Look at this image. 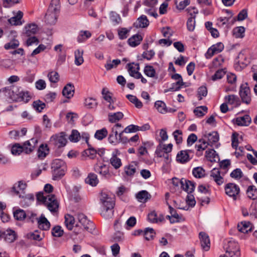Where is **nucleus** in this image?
I'll use <instances>...</instances> for the list:
<instances>
[{"instance_id": "1", "label": "nucleus", "mask_w": 257, "mask_h": 257, "mask_svg": "<svg viewBox=\"0 0 257 257\" xmlns=\"http://www.w3.org/2000/svg\"><path fill=\"white\" fill-rule=\"evenodd\" d=\"M101 203L100 214L105 219L111 218L113 216L115 205L114 196L105 191L101 192L100 195Z\"/></svg>"}, {"instance_id": "2", "label": "nucleus", "mask_w": 257, "mask_h": 257, "mask_svg": "<svg viewBox=\"0 0 257 257\" xmlns=\"http://www.w3.org/2000/svg\"><path fill=\"white\" fill-rule=\"evenodd\" d=\"M60 9V0H51L45 17V21L47 24L51 25L56 23Z\"/></svg>"}, {"instance_id": "3", "label": "nucleus", "mask_w": 257, "mask_h": 257, "mask_svg": "<svg viewBox=\"0 0 257 257\" xmlns=\"http://www.w3.org/2000/svg\"><path fill=\"white\" fill-rule=\"evenodd\" d=\"M53 179L57 180L63 176L66 171L65 162L61 159H55L51 164Z\"/></svg>"}, {"instance_id": "4", "label": "nucleus", "mask_w": 257, "mask_h": 257, "mask_svg": "<svg viewBox=\"0 0 257 257\" xmlns=\"http://www.w3.org/2000/svg\"><path fill=\"white\" fill-rule=\"evenodd\" d=\"M1 91L5 93V95L7 94L10 95V98L16 101H23L26 103L28 102L31 98V96L28 91H21L18 94L11 95V94L14 93L13 91L9 87L3 88L1 90Z\"/></svg>"}, {"instance_id": "5", "label": "nucleus", "mask_w": 257, "mask_h": 257, "mask_svg": "<svg viewBox=\"0 0 257 257\" xmlns=\"http://www.w3.org/2000/svg\"><path fill=\"white\" fill-rule=\"evenodd\" d=\"M225 253L219 257H239L240 252L238 243L234 240H229L224 246Z\"/></svg>"}, {"instance_id": "6", "label": "nucleus", "mask_w": 257, "mask_h": 257, "mask_svg": "<svg viewBox=\"0 0 257 257\" xmlns=\"http://www.w3.org/2000/svg\"><path fill=\"white\" fill-rule=\"evenodd\" d=\"M78 221L83 226L84 229L89 232H92L94 229V225L92 222L90 221L87 217L82 213L77 214Z\"/></svg>"}, {"instance_id": "7", "label": "nucleus", "mask_w": 257, "mask_h": 257, "mask_svg": "<svg viewBox=\"0 0 257 257\" xmlns=\"http://www.w3.org/2000/svg\"><path fill=\"white\" fill-rule=\"evenodd\" d=\"M239 95L242 102L249 104L251 101L250 91L248 84L245 83L240 86Z\"/></svg>"}, {"instance_id": "8", "label": "nucleus", "mask_w": 257, "mask_h": 257, "mask_svg": "<svg viewBox=\"0 0 257 257\" xmlns=\"http://www.w3.org/2000/svg\"><path fill=\"white\" fill-rule=\"evenodd\" d=\"M26 184L23 181H19L16 183L12 188L11 193L13 195H18L20 198H25V190L26 188Z\"/></svg>"}, {"instance_id": "9", "label": "nucleus", "mask_w": 257, "mask_h": 257, "mask_svg": "<svg viewBox=\"0 0 257 257\" xmlns=\"http://www.w3.org/2000/svg\"><path fill=\"white\" fill-rule=\"evenodd\" d=\"M225 193L229 197H232L234 200H236L237 196L240 192L238 186L234 183H228L225 186Z\"/></svg>"}, {"instance_id": "10", "label": "nucleus", "mask_w": 257, "mask_h": 257, "mask_svg": "<svg viewBox=\"0 0 257 257\" xmlns=\"http://www.w3.org/2000/svg\"><path fill=\"white\" fill-rule=\"evenodd\" d=\"M121 127V124L116 123L111 128V132L108 138V142L110 144L115 145L118 143L119 137L118 136V133L120 132V128Z\"/></svg>"}, {"instance_id": "11", "label": "nucleus", "mask_w": 257, "mask_h": 257, "mask_svg": "<svg viewBox=\"0 0 257 257\" xmlns=\"http://www.w3.org/2000/svg\"><path fill=\"white\" fill-rule=\"evenodd\" d=\"M51 142L58 148H61L66 145L67 140L64 133L62 132L59 134L53 136L51 138Z\"/></svg>"}, {"instance_id": "12", "label": "nucleus", "mask_w": 257, "mask_h": 257, "mask_svg": "<svg viewBox=\"0 0 257 257\" xmlns=\"http://www.w3.org/2000/svg\"><path fill=\"white\" fill-rule=\"evenodd\" d=\"M224 49V45L221 42H218L211 46L205 54V57L207 59H210L215 54L221 52Z\"/></svg>"}, {"instance_id": "13", "label": "nucleus", "mask_w": 257, "mask_h": 257, "mask_svg": "<svg viewBox=\"0 0 257 257\" xmlns=\"http://www.w3.org/2000/svg\"><path fill=\"white\" fill-rule=\"evenodd\" d=\"M45 206L51 212H56L58 211L59 203L54 195H50L45 203Z\"/></svg>"}, {"instance_id": "14", "label": "nucleus", "mask_w": 257, "mask_h": 257, "mask_svg": "<svg viewBox=\"0 0 257 257\" xmlns=\"http://www.w3.org/2000/svg\"><path fill=\"white\" fill-rule=\"evenodd\" d=\"M38 143V140L36 138H32L26 141L23 144L24 152L26 154H30L32 152Z\"/></svg>"}, {"instance_id": "15", "label": "nucleus", "mask_w": 257, "mask_h": 257, "mask_svg": "<svg viewBox=\"0 0 257 257\" xmlns=\"http://www.w3.org/2000/svg\"><path fill=\"white\" fill-rule=\"evenodd\" d=\"M128 71L130 75L137 79L141 77V74L139 72L140 69L139 65L138 63H133L127 65Z\"/></svg>"}, {"instance_id": "16", "label": "nucleus", "mask_w": 257, "mask_h": 257, "mask_svg": "<svg viewBox=\"0 0 257 257\" xmlns=\"http://www.w3.org/2000/svg\"><path fill=\"white\" fill-rule=\"evenodd\" d=\"M209 145V143L206 141L204 139H199L197 143L195 145L196 149V156L200 157L203 155V152L206 150Z\"/></svg>"}, {"instance_id": "17", "label": "nucleus", "mask_w": 257, "mask_h": 257, "mask_svg": "<svg viewBox=\"0 0 257 257\" xmlns=\"http://www.w3.org/2000/svg\"><path fill=\"white\" fill-rule=\"evenodd\" d=\"M199 238L202 248L205 251H208L210 249V242L209 236L204 232L199 233Z\"/></svg>"}, {"instance_id": "18", "label": "nucleus", "mask_w": 257, "mask_h": 257, "mask_svg": "<svg viewBox=\"0 0 257 257\" xmlns=\"http://www.w3.org/2000/svg\"><path fill=\"white\" fill-rule=\"evenodd\" d=\"M189 152H192L191 150H188L180 151L176 157L177 161L182 164H184L189 161L191 159L189 155Z\"/></svg>"}, {"instance_id": "19", "label": "nucleus", "mask_w": 257, "mask_h": 257, "mask_svg": "<svg viewBox=\"0 0 257 257\" xmlns=\"http://www.w3.org/2000/svg\"><path fill=\"white\" fill-rule=\"evenodd\" d=\"M23 13L19 11L16 15L9 19L8 21L12 25L20 26L24 23V21L22 20Z\"/></svg>"}, {"instance_id": "20", "label": "nucleus", "mask_w": 257, "mask_h": 257, "mask_svg": "<svg viewBox=\"0 0 257 257\" xmlns=\"http://www.w3.org/2000/svg\"><path fill=\"white\" fill-rule=\"evenodd\" d=\"M149 25V21L145 15H142L138 18L137 21L134 23V27L136 28H147Z\"/></svg>"}, {"instance_id": "21", "label": "nucleus", "mask_w": 257, "mask_h": 257, "mask_svg": "<svg viewBox=\"0 0 257 257\" xmlns=\"http://www.w3.org/2000/svg\"><path fill=\"white\" fill-rule=\"evenodd\" d=\"M17 235L16 232L11 229H8L4 231L3 238L4 240L8 242L12 243L14 242L17 239Z\"/></svg>"}, {"instance_id": "22", "label": "nucleus", "mask_w": 257, "mask_h": 257, "mask_svg": "<svg viewBox=\"0 0 257 257\" xmlns=\"http://www.w3.org/2000/svg\"><path fill=\"white\" fill-rule=\"evenodd\" d=\"M75 92L74 86L73 84L68 83L63 89L62 94L67 98H71L74 95Z\"/></svg>"}, {"instance_id": "23", "label": "nucleus", "mask_w": 257, "mask_h": 257, "mask_svg": "<svg viewBox=\"0 0 257 257\" xmlns=\"http://www.w3.org/2000/svg\"><path fill=\"white\" fill-rule=\"evenodd\" d=\"M138 168V166L137 163L135 162H133L131 164L124 167V172L127 176L133 177L137 172Z\"/></svg>"}, {"instance_id": "24", "label": "nucleus", "mask_w": 257, "mask_h": 257, "mask_svg": "<svg viewBox=\"0 0 257 257\" xmlns=\"http://www.w3.org/2000/svg\"><path fill=\"white\" fill-rule=\"evenodd\" d=\"M210 177L217 185H220L223 183V178L220 176V172L218 169L214 168L211 171Z\"/></svg>"}, {"instance_id": "25", "label": "nucleus", "mask_w": 257, "mask_h": 257, "mask_svg": "<svg viewBox=\"0 0 257 257\" xmlns=\"http://www.w3.org/2000/svg\"><path fill=\"white\" fill-rule=\"evenodd\" d=\"M203 136L205 138L207 139V142L209 143V145H213L217 142L219 140V135L216 132L209 133L206 132Z\"/></svg>"}, {"instance_id": "26", "label": "nucleus", "mask_w": 257, "mask_h": 257, "mask_svg": "<svg viewBox=\"0 0 257 257\" xmlns=\"http://www.w3.org/2000/svg\"><path fill=\"white\" fill-rule=\"evenodd\" d=\"M148 220L151 223H158L164 220V216L162 214H160L158 216L156 212L153 211L148 214Z\"/></svg>"}, {"instance_id": "27", "label": "nucleus", "mask_w": 257, "mask_h": 257, "mask_svg": "<svg viewBox=\"0 0 257 257\" xmlns=\"http://www.w3.org/2000/svg\"><path fill=\"white\" fill-rule=\"evenodd\" d=\"M37 222L39 228L43 230H47L50 227V223L43 214L38 219Z\"/></svg>"}, {"instance_id": "28", "label": "nucleus", "mask_w": 257, "mask_h": 257, "mask_svg": "<svg viewBox=\"0 0 257 257\" xmlns=\"http://www.w3.org/2000/svg\"><path fill=\"white\" fill-rule=\"evenodd\" d=\"M237 228L239 231L245 233L251 230L252 225L249 221H241L238 224Z\"/></svg>"}, {"instance_id": "29", "label": "nucleus", "mask_w": 257, "mask_h": 257, "mask_svg": "<svg viewBox=\"0 0 257 257\" xmlns=\"http://www.w3.org/2000/svg\"><path fill=\"white\" fill-rule=\"evenodd\" d=\"M181 188L187 192L188 193H190L194 190L195 184L189 180L184 179L183 184H182Z\"/></svg>"}, {"instance_id": "30", "label": "nucleus", "mask_w": 257, "mask_h": 257, "mask_svg": "<svg viewBox=\"0 0 257 257\" xmlns=\"http://www.w3.org/2000/svg\"><path fill=\"white\" fill-rule=\"evenodd\" d=\"M143 40V37L140 34H136L130 38L127 42L132 47H136L139 45Z\"/></svg>"}, {"instance_id": "31", "label": "nucleus", "mask_w": 257, "mask_h": 257, "mask_svg": "<svg viewBox=\"0 0 257 257\" xmlns=\"http://www.w3.org/2000/svg\"><path fill=\"white\" fill-rule=\"evenodd\" d=\"M235 123L238 125L247 126L249 124L251 119L248 115L237 117L235 119Z\"/></svg>"}, {"instance_id": "32", "label": "nucleus", "mask_w": 257, "mask_h": 257, "mask_svg": "<svg viewBox=\"0 0 257 257\" xmlns=\"http://www.w3.org/2000/svg\"><path fill=\"white\" fill-rule=\"evenodd\" d=\"M136 198L140 202L145 203L151 198V195L147 191L142 190L136 194Z\"/></svg>"}, {"instance_id": "33", "label": "nucleus", "mask_w": 257, "mask_h": 257, "mask_svg": "<svg viewBox=\"0 0 257 257\" xmlns=\"http://www.w3.org/2000/svg\"><path fill=\"white\" fill-rule=\"evenodd\" d=\"M25 34L27 36L35 34L38 31V26L35 24H27L25 26Z\"/></svg>"}, {"instance_id": "34", "label": "nucleus", "mask_w": 257, "mask_h": 257, "mask_svg": "<svg viewBox=\"0 0 257 257\" xmlns=\"http://www.w3.org/2000/svg\"><path fill=\"white\" fill-rule=\"evenodd\" d=\"M226 103L232 104L234 106H237L240 104L239 99L237 96L235 95H229L225 97Z\"/></svg>"}, {"instance_id": "35", "label": "nucleus", "mask_w": 257, "mask_h": 257, "mask_svg": "<svg viewBox=\"0 0 257 257\" xmlns=\"http://www.w3.org/2000/svg\"><path fill=\"white\" fill-rule=\"evenodd\" d=\"M123 117V114L120 111L115 113H109L108 119L109 122L114 123L120 120Z\"/></svg>"}, {"instance_id": "36", "label": "nucleus", "mask_w": 257, "mask_h": 257, "mask_svg": "<svg viewBox=\"0 0 257 257\" xmlns=\"http://www.w3.org/2000/svg\"><path fill=\"white\" fill-rule=\"evenodd\" d=\"M74 223L75 219L73 216L70 214L65 216V224L68 230H71L73 229Z\"/></svg>"}, {"instance_id": "37", "label": "nucleus", "mask_w": 257, "mask_h": 257, "mask_svg": "<svg viewBox=\"0 0 257 257\" xmlns=\"http://www.w3.org/2000/svg\"><path fill=\"white\" fill-rule=\"evenodd\" d=\"M83 50L78 49L75 51V64L77 66H80L83 63Z\"/></svg>"}, {"instance_id": "38", "label": "nucleus", "mask_w": 257, "mask_h": 257, "mask_svg": "<svg viewBox=\"0 0 257 257\" xmlns=\"http://www.w3.org/2000/svg\"><path fill=\"white\" fill-rule=\"evenodd\" d=\"M85 182L92 186H95L98 183L96 175L90 173L85 179Z\"/></svg>"}, {"instance_id": "39", "label": "nucleus", "mask_w": 257, "mask_h": 257, "mask_svg": "<svg viewBox=\"0 0 257 257\" xmlns=\"http://www.w3.org/2000/svg\"><path fill=\"white\" fill-rule=\"evenodd\" d=\"M156 235V232L153 228L147 227L144 230V235L147 240H150L154 238Z\"/></svg>"}, {"instance_id": "40", "label": "nucleus", "mask_w": 257, "mask_h": 257, "mask_svg": "<svg viewBox=\"0 0 257 257\" xmlns=\"http://www.w3.org/2000/svg\"><path fill=\"white\" fill-rule=\"evenodd\" d=\"M245 28L243 27H237L233 29L232 33L236 38H242L244 36Z\"/></svg>"}, {"instance_id": "41", "label": "nucleus", "mask_w": 257, "mask_h": 257, "mask_svg": "<svg viewBox=\"0 0 257 257\" xmlns=\"http://www.w3.org/2000/svg\"><path fill=\"white\" fill-rule=\"evenodd\" d=\"M247 197L252 200H255L257 198V191L255 187L253 185L248 186L246 190Z\"/></svg>"}, {"instance_id": "42", "label": "nucleus", "mask_w": 257, "mask_h": 257, "mask_svg": "<svg viewBox=\"0 0 257 257\" xmlns=\"http://www.w3.org/2000/svg\"><path fill=\"white\" fill-rule=\"evenodd\" d=\"M126 97L137 108H141L143 107L142 102L136 96L127 94Z\"/></svg>"}, {"instance_id": "43", "label": "nucleus", "mask_w": 257, "mask_h": 257, "mask_svg": "<svg viewBox=\"0 0 257 257\" xmlns=\"http://www.w3.org/2000/svg\"><path fill=\"white\" fill-rule=\"evenodd\" d=\"M192 174L195 178H201L205 176V171L203 168L197 167L193 169Z\"/></svg>"}, {"instance_id": "44", "label": "nucleus", "mask_w": 257, "mask_h": 257, "mask_svg": "<svg viewBox=\"0 0 257 257\" xmlns=\"http://www.w3.org/2000/svg\"><path fill=\"white\" fill-rule=\"evenodd\" d=\"M206 158L210 162H215L216 159H218V156L213 149H208L206 151Z\"/></svg>"}, {"instance_id": "45", "label": "nucleus", "mask_w": 257, "mask_h": 257, "mask_svg": "<svg viewBox=\"0 0 257 257\" xmlns=\"http://www.w3.org/2000/svg\"><path fill=\"white\" fill-rule=\"evenodd\" d=\"M155 107L160 113L163 114L167 113V106L163 101L158 100L156 101L155 103Z\"/></svg>"}, {"instance_id": "46", "label": "nucleus", "mask_w": 257, "mask_h": 257, "mask_svg": "<svg viewBox=\"0 0 257 257\" xmlns=\"http://www.w3.org/2000/svg\"><path fill=\"white\" fill-rule=\"evenodd\" d=\"M95 171L103 176L108 174V169L105 165H96L94 167Z\"/></svg>"}, {"instance_id": "47", "label": "nucleus", "mask_w": 257, "mask_h": 257, "mask_svg": "<svg viewBox=\"0 0 257 257\" xmlns=\"http://www.w3.org/2000/svg\"><path fill=\"white\" fill-rule=\"evenodd\" d=\"M239 139H242V136H240L238 133H233L231 136V145L233 148L235 150L239 143H240Z\"/></svg>"}, {"instance_id": "48", "label": "nucleus", "mask_w": 257, "mask_h": 257, "mask_svg": "<svg viewBox=\"0 0 257 257\" xmlns=\"http://www.w3.org/2000/svg\"><path fill=\"white\" fill-rule=\"evenodd\" d=\"M110 163L115 169L120 168L122 165L121 160L114 154L110 159Z\"/></svg>"}, {"instance_id": "49", "label": "nucleus", "mask_w": 257, "mask_h": 257, "mask_svg": "<svg viewBox=\"0 0 257 257\" xmlns=\"http://www.w3.org/2000/svg\"><path fill=\"white\" fill-rule=\"evenodd\" d=\"M48 151L49 150L48 149L47 145H44L43 144H42L38 150V157L39 158H44L48 154Z\"/></svg>"}, {"instance_id": "50", "label": "nucleus", "mask_w": 257, "mask_h": 257, "mask_svg": "<svg viewBox=\"0 0 257 257\" xmlns=\"http://www.w3.org/2000/svg\"><path fill=\"white\" fill-rule=\"evenodd\" d=\"M184 85V83L176 81V82L172 84L171 87L170 88L168 89H165L164 93H167L169 91H178Z\"/></svg>"}, {"instance_id": "51", "label": "nucleus", "mask_w": 257, "mask_h": 257, "mask_svg": "<svg viewBox=\"0 0 257 257\" xmlns=\"http://www.w3.org/2000/svg\"><path fill=\"white\" fill-rule=\"evenodd\" d=\"M26 213L22 209H19L14 212V217L16 220H23L26 218Z\"/></svg>"}, {"instance_id": "52", "label": "nucleus", "mask_w": 257, "mask_h": 257, "mask_svg": "<svg viewBox=\"0 0 257 257\" xmlns=\"http://www.w3.org/2000/svg\"><path fill=\"white\" fill-rule=\"evenodd\" d=\"M107 131L106 128H103L101 130L96 131L94 135V137L98 140H101L105 138L107 135Z\"/></svg>"}, {"instance_id": "53", "label": "nucleus", "mask_w": 257, "mask_h": 257, "mask_svg": "<svg viewBox=\"0 0 257 257\" xmlns=\"http://www.w3.org/2000/svg\"><path fill=\"white\" fill-rule=\"evenodd\" d=\"M131 29H127L125 28H120L118 29V35L120 40H123L127 38Z\"/></svg>"}, {"instance_id": "54", "label": "nucleus", "mask_w": 257, "mask_h": 257, "mask_svg": "<svg viewBox=\"0 0 257 257\" xmlns=\"http://www.w3.org/2000/svg\"><path fill=\"white\" fill-rule=\"evenodd\" d=\"M207 111V107L205 106H201L196 107L194 110V113L198 117H202L205 115Z\"/></svg>"}, {"instance_id": "55", "label": "nucleus", "mask_w": 257, "mask_h": 257, "mask_svg": "<svg viewBox=\"0 0 257 257\" xmlns=\"http://www.w3.org/2000/svg\"><path fill=\"white\" fill-rule=\"evenodd\" d=\"M102 94L103 98L107 102H112L113 101H116V99L114 97H112V93L109 91L106 90L105 88H103L102 90Z\"/></svg>"}, {"instance_id": "56", "label": "nucleus", "mask_w": 257, "mask_h": 257, "mask_svg": "<svg viewBox=\"0 0 257 257\" xmlns=\"http://www.w3.org/2000/svg\"><path fill=\"white\" fill-rule=\"evenodd\" d=\"M23 152H24L23 145L18 143L14 145L11 149L12 153L15 155H19Z\"/></svg>"}, {"instance_id": "57", "label": "nucleus", "mask_w": 257, "mask_h": 257, "mask_svg": "<svg viewBox=\"0 0 257 257\" xmlns=\"http://www.w3.org/2000/svg\"><path fill=\"white\" fill-rule=\"evenodd\" d=\"M81 138L80 133L75 130H73L71 132V135L69 137V140L72 142H77Z\"/></svg>"}, {"instance_id": "58", "label": "nucleus", "mask_w": 257, "mask_h": 257, "mask_svg": "<svg viewBox=\"0 0 257 257\" xmlns=\"http://www.w3.org/2000/svg\"><path fill=\"white\" fill-rule=\"evenodd\" d=\"M46 105L45 103L38 100L33 102V106L34 108L38 112H40L45 108Z\"/></svg>"}, {"instance_id": "59", "label": "nucleus", "mask_w": 257, "mask_h": 257, "mask_svg": "<svg viewBox=\"0 0 257 257\" xmlns=\"http://www.w3.org/2000/svg\"><path fill=\"white\" fill-rule=\"evenodd\" d=\"M91 35V34L89 31L81 32V34L78 36L77 41L79 43L83 42L90 37Z\"/></svg>"}, {"instance_id": "60", "label": "nucleus", "mask_w": 257, "mask_h": 257, "mask_svg": "<svg viewBox=\"0 0 257 257\" xmlns=\"http://www.w3.org/2000/svg\"><path fill=\"white\" fill-rule=\"evenodd\" d=\"M48 77L51 82L57 83L59 80V75L58 72L51 71L48 74Z\"/></svg>"}, {"instance_id": "61", "label": "nucleus", "mask_w": 257, "mask_h": 257, "mask_svg": "<svg viewBox=\"0 0 257 257\" xmlns=\"http://www.w3.org/2000/svg\"><path fill=\"white\" fill-rule=\"evenodd\" d=\"M52 234L55 237H61L63 234V230L61 229L60 226L57 225L54 226L52 229Z\"/></svg>"}, {"instance_id": "62", "label": "nucleus", "mask_w": 257, "mask_h": 257, "mask_svg": "<svg viewBox=\"0 0 257 257\" xmlns=\"http://www.w3.org/2000/svg\"><path fill=\"white\" fill-rule=\"evenodd\" d=\"M110 19L115 25L118 24L121 22V18L119 15L114 12H110Z\"/></svg>"}, {"instance_id": "63", "label": "nucleus", "mask_w": 257, "mask_h": 257, "mask_svg": "<svg viewBox=\"0 0 257 257\" xmlns=\"http://www.w3.org/2000/svg\"><path fill=\"white\" fill-rule=\"evenodd\" d=\"M29 38L26 41V45L28 47L33 45H38L39 43L38 39L35 36H28Z\"/></svg>"}, {"instance_id": "64", "label": "nucleus", "mask_w": 257, "mask_h": 257, "mask_svg": "<svg viewBox=\"0 0 257 257\" xmlns=\"http://www.w3.org/2000/svg\"><path fill=\"white\" fill-rule=\"evenodd\" d=\"M144 72L146 75L150 77L155 76L156 71L152 66H146L144 69Z\"/></svg>"}]
</instances>
